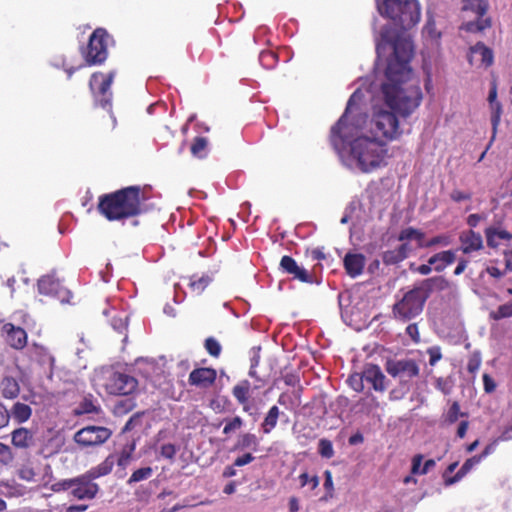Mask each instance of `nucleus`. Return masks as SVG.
Returning a JSON list of instances; mask_svg holds the SVG:
<instances>
[{"label":"nucleus","mask_w":512,"mask_h":512,"mask_svg":"<svg viewBox=\"0 0 512 512\" xmlns=\"http://www.w3.org/2000/svg\"><path fill=\"white\" fill-rule=\"evenodd\" d=\"M489 109H490V120H491L492 131H493L492 139H494L497 129H498V126L501 122V117L503 114V106H502L501 102L492 103V104H489Z\"/></svg>","instance_id":"obj_30"},{"label":"nucleus","mask_w":512,"mask_h":512,"mask_svg":"<svg viewBox=\"0 0 512 512\" xmlns=\"http://www.w3.org/2000/svg\"><path fill=\"white\" fill-rule=\"evenodd\" d=\"M109 41L110 36L104 29L98 28L91 34L84 52L85 60L89 65L101 64L106 60Z\"/></svg>","instance_id":"obj_6"},{"label":"nucleus","mask_w":512,"mask_h":512,"mask_svg":"<svg viewBox=\"0 0 512 512\" xmlns=\"http://www.w3.org/2000/svg\"><path fill=\"white\" fill-rule=\"evenodd\" d=\"M258 446V439L254 434L246 433L242 435L238 442V447L242 449L251 448L256 450Z\"/></svg>","instance_id":"obj_39"},{"label":"nucleus","mask_w":512,"mask_h":512,"mask_svg":"<svg viewBox=\"0 0 512 512\" xmlns=\"http://www.w3.org/2000/svg\"><path fill=\"white\" fill-rule=\"evenodd\" d=\"M507 272L509 271L506 270V267L504 269H500L496 266L490 265L486 268V273L496 279H500L501 277L505 276Z\"/></svg>","instance_id":"obj_56"},{"label":"nucleus","mask_w":512,"mask_h":512,"mask_svg":"<svg viewBox=\"0 0 512 512\" xmlns=\"http://www.w3.org/2000/svg\"><path fill=\"white\" fill-rule=\"evenodd\" d=\"M152 473H153V470L151 467H143V468L137 469L130 476V478L128 480V484L146 480L149 477H151Z\"/></svg>","instance_id":"obj_37"},{"label":"nucleus","mask_w":512,"mask_h":512,"mask_svg":"<svg viewBox=\"0 0 512 512\" xmlns=\"http://www.w3.org/2000/svg\"><path fill=\"white\" fill-rule=\"evenodd\" d=\"M356 406L358 407V411L361 413L366 415H375L380 403L374 395L368 394L361 398Z\"/></svg>","instance_id":"obj_25"},{"label":"nucleus","mask_w":512,"mask_h":512,"mask_svg":"<svg viewBox=\"0 0 512 512\" xmlns=\"http://www.w3.org/2000/svg\"><path fill=\"white\" fill-rule=\"evenodd\" d=\"M497 96H498L497 82L495 80H493L491 82L490 90H489V94H488V98H487L488 104L499 102L497 99Z\"/></svg>","instance_id":"obj_60"},{"label":"nucleus","mask_w":512,"mask_h":512,"mask_svg":"<svg viewBox=\"0 0 512 512\" xmlns=\"http://www.w3.org/2000/svg\"><path fill=\"white\" fill-rule=\"evenodd\" d=\"M491 26L490 18L477 17L476 21H469L462 25L467 32H480Z\"/></svg>","instance_id":"obj_32"},{"label":"nucleus","mask_w":512,"mask_h":512,"mask_svg":"<svg viewBox=\"0 0 512 512\" xmlns=\"http://www.w3.org/2000/svg\"><path fill=\"white\" fill-rule=\"evenodd\" d=\"M17 476L23 481L47 487L53 479V471L49 464L27 462L17 469Z\"/></svg>","instance_id":"obj_7"},{"label":"nucleus","mask_w":512,"mask_h":512,"mask_svg":"<svg viewBox=\"0 0 512 512\" xmlns=\"http://www.w3.org/2000/svg\"><path fill=\"white\" fill-rule=\"evenodd\" d=\"M38 291L40 294L54 297L62 303L69 301L70 291L63 287L54 275H46L39 279Z\"/></svg>","instance_id":"obj_12"},{"label":"nucleus","mask_w":512,"mask_h":512,"mask_svg":"<svg viewBox=\"0 0 512 512\" xmlns=\"http://www.w3.org/2000/svg\"><path fill=\"white\" fill-rule=\"evenodd\" d=\"M404 257V259L408 258L417 248L416 246L411 245L408 241L402 242L401 245L397 247Z\"/></svg>","instance_id":"obj_57"},{"label":"nucleus","mask_w":512,"mask_h":512,"mask_svg":"<svg viewBox=\"0 0 512 512\" xmlns=\"http://www.w3.org/2000/svg\"><path fill=\"white\" fill-rule=\"evenodd\" d=\"M99 491L98 484L87 474L72 478L70 495L77 500H91Z\"/></svg>","instance_id":"obj_11"},{"label":"nucleus","mask_w":512,"mask_h":512,"mask_svg":"<svg viewBox=\"0 0 512 512\" xmlns=\"http://www.w3.org/2000/svg\"><path fill=\"white\" fill-rule=\"evenodd\" d=\"M488 0H464L463 9L475 13L477 17H483L488 10Z\"/></svg>","instance_id":"obj_29"},{"label":"nucleus","mask_w":512,"mask_h":512,"mask_svg":"<svg viewBox=\"0 0 512 512\" xmlns=\"http://www.w3.org/2000/svg\"><path fill=\"white\" fill-rule=\"evenodd\" d=\"M406 333L410 336V338L413 341H415V342L419 341V331H418L417 324H415V323L409 324L406 328Z\"/></svg>","instance_id":"obj_63"},{"label":"nucleus","mask_w":512,"mask_h":512,"mask_svg":"<svg viewBox=\"0 0 512 512\" xmlns=\"http://www.w3.org/2000/svg\"><path fill=\"white\" fill-rule=\"evenodd\" d=\"M378 60L390 53L382 76L367 92L371 95L372 116L367 124L360 111L363 93L358 88L348 100L345 112L331 128L330 141L341 162L350 169L369 173L386 164L387 142L409 132L408 118L420 105V80L410 67L413 45L409 38L392 35L388 29L376 39Z\"/></svg>","instance_id":"obj_1"},{"label":"nucleus","mask_w":512,"mask_h":512,"mask_svg":"<svg viewBox=\"0 0 512 512\" xmlns=\"http://www.w3.org/2000/svg\"><path fill=\"white\" fill-rule=\"evenodd\" d=\"M31 414L30 406L21 402H16L11 409V416L18 423L26 422L31 417Z\"/></svg>","instance_id":"obj_28"},{"label":"nucleus","mask_w":512,"mask_h":512,"mask_svg":"<svg viewBox=\"0 0 512 512\" xmlns=\"http://www.w3.org/2000/svg\"><path fill=\"white\" fill-rule=\"evenodd\" d=\"M423 455L416 454L413 456L411 461V474L412 475H424L423 473Z\"/></svg>","instance_id":"obj_46"},{"label":"nucleus","mask_w":512,"mask_h":512,"mask_svg":"<svg viewBox=\"0 0 512 512\" xmlns=\"http://www.w3.org/2000/svg\"><path fill=\"white\" fill-rule=\"evenodd\" d=\"M216 379V371L211 368H199L193 370L189 375V382L192 385L207 387Z\"/></svg>","instance_id":"obj_20"},{"label":"nucleus","mask_w":512,"mask_h":512,"mask_svg":"<svg viewBox=\"0 0 512 512\" xmlns=\"http://www.w3.org/2000/svg\"><path fill=\"white\" fill-rule=\"evenodd\" d=\"M114 330L123 332L127 328V317H114L111 322Z\"/></svg>","instance_id":"obj_55"},{"label":"nucleus","mask_w":512,"mask_h":512,"mask_svg":"<svg viewBox=\"0 0 512 512\" xmlns=\"http://www.w3.org/2000/svg\"><path fill=\"white\" fill-rule=\"evenodd\" d=\"M493 59L492 50L481 42L470 48L468 60L471 65L489 67L492 65Z\"/></svg>","instance_id":"obj_15"},{"label":"nucleus","mask_w":512,"mask_h":512,"mask_svg":"<svg viewBox=\"0 0 512 512\" xmlns=\"http://www.w3.org/2000/svg\"><path fill=\"white\" fill-rule=\"evenodd\" d=\"M463 415L464 414L461 413V411H460V406H459L458 402H454L450 406V408L446 414V421L448 423L452 424V423L456 422L460 416H463Z\"/></svg>","instance_id":"obj_45"},{"label":"nucleus","mask_w":512,"mask_h":512,"mask_svg":"<svg viewBox=\"0 0 512 512\" xmlns=\"http://www.w3.org/2000/svg\"><path fill=\"white\" fill-rule=\"evenodd\" d=\"M33 440L32 433L26 428H18L12 433V443L19 448L28 447Z\"/></svg>","instance_id":"obj_27"},{"label":"nucleus","mask_w":512,"mask_h":512,"mask_svg":"<svg viewBox=\"0 0 512 512\" xmlns=\"http://www.w3.org/2000/svg\"><path fill=\"white\" fill-rule=\"evenodd\" d=\"M363 377L374 390L382 392L386 389V377L377 365H368L363 371Z\"/></svg>","instance_id":"obj_19"},{"label":"nucleus","mask_w":512,"mask_h":512,"mask_svg":"<svg viewBox=\"0 0 512 512\" xmlns=\"http://www.w3.org/2000/svg\"><path fill=\"white\" fill-rule=\"evenodd\" d=\"M71 484H72V478L71 479H63L60 480L54 484L51 485L50 489L51 491L55 493H59L62 491H69L71 492Z\"/></svg>","instance_id":"obj_49"},{"label":"nucleus","mask_w":512,"mask_h":512,"mask_svg":"<svg viewBox=\"0 0 512 512\" xmlns=\"http://www.w3.org/2000/svg\"><path fill=\"white\" fill-rule=\"evenodd\" d=\"M99 382L106 392L111 395H129L136 390L138 385L133 376L112 368L101 371Z\"/></svg>","instance_id":"obj_5"},{"label":"nucleus","mask_w":512,"mask_h":512,"mask_svg":"<svg viewBox=\"0 0 512 512\" xmlns=\"http://www.w3.org/2000/svg\"><path fill=\"white\" fill-rule=\"evenodd\" d=\"M205 348L208 351V353L214 357L219 356L221 352V346L217 340L214 338H208L205 341Z\"/></svg>","instance_id":"obj_48"},{"label":"nucleus","mask_w":512,"mask_h":512,"mask_svg":"<svg viewBox=\"0 0 512 512\" xmlns=\"http://www.w3.org/2000/svg\"><path fill=\"white\" fill-rule=\"evenodd\" d=\"M363 380H365L363 374H354L349 377L348 382L354 391L360 392L363 389Z\"/></svg>","instance_id":"obj_53"},{"label":"nucleus","mask_w":512,"mask_h":512,"mask_svg":"<svg viewBox=\"0 0 512 512\" xmlns=\"http://www.w3.org/2000/svg\"><path fill=\"white\" fill-rule=\"evenodd\" d=\"M32 357H35L39 362L43 364L53 362V358L48 353V351L44 347L38 345H34Z\"/></svg>","instance_id":"obj_40"},{"label":"nucleus","mask_w":512,"mask_h":512,"mask_svg":"<svg viewBox=\"0 0 512 512\" xmlns=\"http://www.w3.org/2000/svg\"><path fill=\"white\" fill-rule=\"evenodd\" d=\"M491 315L496 320L512 317V300L500 305Z\"/></svg>","instance_id":"obj_42"},{"label":"nucleus","mask_w":512,"mask_h":512,"mask_svg":"<svg viewBox=\"0 0 512 512\" xmlns=\"http://www.w3.org/2000/svg\"><path fill=\"white\" fill-rule=\"evenodd\" d=\"M211 279L208 276H202L198 280L191 282L192 289L197 292L201 293L210 283Z\"/></svg>","instance_id":"obj_50"},{"label":"nucleus","mask_w":512,"mask_h":512,"mask_svg":"<svg viewBox=\"0 0 512 512\" xmlns=\"http://www.w3.org/2000/svg\"><path fill=\"white\" fill-rule=\"evenodd\" d=\"M484 390L487 393H492L496 388V383L488 374L483 375Z\"/></svg>","instance_id":"obj_62"},{"label":"nucleus","mask_w":512,"mask_h":512,"mask_svg":"<svg viewBox=\"0 0 512 512\" xmlns=\"http://www.w3.org/2000/svg\"><path fill=\"white\" fill-rule=\"evenodd\" d=\"M299 479H300V483H301V486L304 487L306 485H309L310 486V489L311 490H314L318 487L319 485V479L317 476H310L308 473H302L300 476H299Z\"/></svg>","instance_id":"obj_47"},{"label":"nucleus","mask_w":512,"mask_h":512,"mask_svg":"<svg viewBox=\"0 0 512 512\" xmlns=\"http://www.w3.org/2000/svg\"><path fill=\"white\" fill-rule=\"evenodd\" d=\"M387 373L402 382H408L419 374V366L413 359L388 360Z\"/></svg>","instance_id":"obj_10"},{"label":"nucleus","mask_w":512,"mask_h":512,"mask_svg":"<svg viewBox=\"0 0 512 512\" xmlns=\"http://www.w3.org/2000/svg\"><path fill=\"white\" fill-rule=\"evenodd\" d=\"M114 72L103 74L101 72L94 73L90 79V89L94 95L95 102L102 108H110L112 93L110 87L114 79Z\"/></svg>","instance_id":"obj_8"},{"label":"nucleus","mask_w":512,"mask_h":512,"mask_svg":"<svg viewBox=\"0 0 512 512\" xmlns=\"http://www.w3.org/2000/svg\"><path fill=\"white\" fill-rule=\"evenodd\" d=\"M452 243L451 236L447 234L437 235L429 240L424 238V241L421 242V248H429L434 246L446 247Z\"/></svg>","instance_id":"obj_33"},{"label":"nucleus","mask_w":512,"mask_h":512,"mask_svg":"<svg viewBox=\"0 0 512 512\" xmlns=\"http://www.w3.org/2000/svg\"><path fill=\"white\" fill-rule=\"evenodd\" d=\"M441 278H429L418 287L406 292L403 297L393 305V314L397 320L407 322L421 314L430 291L437 283H442Z\"/></svg>","instance_id":"obj_4"},{"label":"nucleus","mask_w":512,"mask_h":512,"mask_svg":"<svg viewBox=\"0 0 512 512\" xmlns=\"http://www.w3.org/2000/svg\"><path fill=\"white\" fill-rule=\"evenodd\" d=\"M481 457L478 455L473 456L469 459H467L461 468L458 470V472L452 477V478H446L445 477V485L451 486L458 481H460L468 472H470L476 465H478L481 462Z\"/></svg>","instance_id":"obj_22"},{"label":"nucleus","mask_w":512,"mask_h":512,"mask_svg":"<svg viewBox=\"0 0 512 512\" xmlns=\"http://www.w3.org/2000/svg\"><path fill=\"white\" fill-rule=\"evenodd\" d=\"M435 388L441 391L443 394L448 395L452 391L453 381L449 377H438L435 380Z\"/></svg>","instance_id":"obj_43"},{"label":"nucleus","mask_w":512,"mask_h":512,"mask_svg":"<svg viewBox=\"0 0 512 512\" xmlns=\"http://www.w3.org/2000/svg\"><path fill=\"white\" fill-rule=\"evenodd\" d=\"M279 414L280 411L277 406L274 405L269 409L262 423V429L264 433L268 434L276 427Z\"/></svg>","instance_id":"obj_31"},{"label":"nucleus","mask_w":512,"mask_h":512,"mask_svg":"<svg viewBox=\"0 0 512 512\" xmlns=\"http://www.w3.org/2000/svg\"><path fill=\"white\" fill-rule=\"evenodd\" d=\"M12 458L13 456L10 448L5 444L0 443V463L8 464L12 461Z\"/></svg>","instance_id":"obj_54"},{"label":"nucleus","mask_w":512,"mask_h":512,"mask_svg":"<svg viewBox=\"0 0 512 512\" xmlns=\"http://www.w3.org/2000/svg\"><path fill=\"white\" fill-rule=\"evenodd\" d=\"M365 257L360 253H348L344 257V267L346 273L355 278L362 274L365 267Z\"/></svg>","instance_id":"obj_18"},{"label":"nucleus","mask_w":512,"mask_h":512,"mask_svg":"<svg viewBox=\"0 0 512 512\" xmlns=\"http://www.w3.org/2000/svg\"><path fill=\"white\" fill-rule=\"evenodd\" d=\"M460 250L464 254H471L483 248L481 235L473 230L464 231L460 234Z\"/></svg>","instance_id":"obj_16"},{"label":"nucleus","mask_w":512,"mask_h":512,"mask_svg":"<svg viewBox=\"0 0 512 512\" xmlns=\"http://www.w3.org/2000/svg\"><path fill=\"white\" fill-rule=\"evenodd\" d=\"M242 425H243L242 419L240 417L236 416L232 420H230L229 422L226 423V425L223 429V433L228 435L232 431H235V430L241 428Z\"/></svg>","instance_id":"obj_52"},{"label":"nucleus","mask_w":512,"mask_h":512,"mask_svg":"<svg viewBox=\"0 0 512 512\" xmlns=\"http://www.w3.org/2000/svg\"><path fill=\"white\" fill-rule=\"evenodd\" d=\"M141 189L130 186L100 199L99 210L108 220H120L142 213Z\"/></svg>","instance_id":"obj_2"},{"label":"nucleus","mask_w":512,"mask_h":512,"mask_svg":"<svg viewBox=\"0 0 512 512\" xmlns=\"http://www.w3.org/2000/svg\"><path fill=\"white\" fill-rule=\"evenodd\" d=\"M115 464V460L113 456H108L103 462H101L99 465L91 468L86 473L93 479H97L103 476L108 475Z\"/></svg>","instance_id":"obj_24"},{"label":"nucleus","mask_w":512,"mask_h":512,"mask_svg":"<svg viewBox=\"0 0 512 512\" xmlns=\"http://www.w3.org/2000/svg\"><path fill=\"white\" fill-rule=\"evenodd\" d=\"M207 139L204 137H197L195 138L192 146H191V152L194 156L202 158L206 154V147H207Z\"/></svg>","instance_id":"obj_35"},{"label":"nucleus","mask_w":512,"mask_h":512,"mask_svg":"<svg viewBox=\"0 0 512 512\" xmlns=\"http://www.w3.org/2000/svg\"><path fill=\"white\" fill-rule=\"evenodd\" d=\"M250 383L244 380L233 388V395L240 404H245L248 401V392Z\"/></svg>","instance_id":"obj_34"},{"label":"nucleus","mask_w":512,"mask_h":512,"mask_svg":"<svg viewBox=\"0 0 512 512\" xmlns=\"http://www.w3.org/2000/svg\"><path fill=\"white\" fill-rule=\"evenodd\" d=\"M254 460V456L251 453H246L234 461V466L241 467L251 463Z\"/></svg>","instance_id":"obj_61"},{"label":"nucleus","mask_w":512,"mask_h":512,"mask_svg":"<svg viewBox=\"0 0 512 512\" xmlns=\"http://www.w3.org/2000/svg\"><path fill=\"white\" fill-rule=\"evenodd\" d=\"M160 454L162 457L172 459L176 454V449L173 444H165L161 447Z\"/></svg>","instance_id":"obj_58"},{"label":"nucleus","mask_w":512,"mask_h":512,"mask_svg":"<svg viewBox=\"0 0 512 512\" xmlns=\"http://www.w3.org/2000/svg\"><path fill=\"white\" fill-rule=\"evenodd\" d=\"M510 247H511L510 250L505 249L503 251V253H504V260H505V267H506V270H508L509 272L512 271V246H510Z\"/></svg>","instance_id":"obj_64"},{"label":"nucleus","mask_w":512,"mask_h":512,"mask_svg":"<svg viewBox=\"0 0 512 512\" xmlns=\"http://www.w3.org/2000/svg\"><path fill=\"white\" fill-rule=\"evenodd\" d=\"M456 260V252L453 250H446L434 254L429 258V264L433 265V269L437 272L443 271L447 266L451 265Z\"/></svg>","instance_id":"obj_21"},{"label":"nucleus","mask_w":512,"mask_h":512,"mask_svg":"<svg viewBox=\"0 0 512 512\" xmlns=\"http://www.w3.org/2000/svg\"><path fill=\"white\" fill-rule=\"evenodd\" d=\"M423 35L426 38H429L433 41H437L441 34L437 31L435 27V22L432 18H429L423 28Z\"/></svg>","instance_id":"obj_41"},{"label":"nucleus","mask_w":512,"mask_h":512,"mask_svg":"<svg viewBox=\"0 0 512 512\" xmlns=\"http://www.w3.org/2000/svg\"><path fill=\"white\" fill-rule=\"evenodd\" d=\"M375 3L379 14L401 29H410L421 19L419 0H375Z\"/></svg>","instance_id":"obj_3"},{"label":"nucleus","mask_w":512,"mask_h":512,"mask_svg":"<svg viewBox=\"0 0 512 512\" xmlns=\"http://www.w3.org/2000/svg\"><path fill=\"white\" fill-rule=\"evenodd\" d=\"M318 452L324 458H331L334 455L331 441L327 439H321L318 445Z\"/></svg>","instance_id":"obj_44"},{"label":"nucleus","mask_w":512,"mask_h":512,"mask_svg":"<svg viewBox=\"0 0 512 512\" xmlns=\"http://www.w3.org/2000/svg\"><path fill=\"white\" fill-rule=\"evenodd\" d=\"M112 435L109 428L103 426H86L74 435L77 444L83 447L98 446L105 443Z\"/></svg>","instance_id":"obj_9"},{"label":"nucleus","mask_w":512,"mask_h":512,"mask_svg":"<svg viewBox=\"0 0 512 512\" xmlns=\"http://www.w3.org/2000/svg\"><path fill=\"white\" fill-rule=\"evenodd\" d=\"M382 259H383V262L388 265H394V264H397V263L405 260L397 247L394 249L385 251L383 253Z\"/></svg>","instance_id":"obj_36"},{"label":"nucleus","mask_w":512,"mask_h":512,"mask_svg":"<svg viewBox=\"0 0 512 512\" xmlns=\"http://www.w3.org/2000/svg\"><path fill=\"white\" fill-rule=\"evenodd\" d=\"M486 242L493 249H507L512 246V234L507 230L492 226L485 230Z\"/></svg>","instance_id":"obj_14"},{"label":"nucleus","mask_w":512,"mask_h":512,"mask_svg":"<svg viewBox=\"0 0 512 512\" xmlns=\"http://www.w3.org/2000/svg\"><path fill=\"white\" fill-rule=\"evenodd\" d=\"M259 62L264 68L271 69L277 62V56L272 51H262L259 55Z\"/></svg>","instance_id":"obj_38"},{"label":"nucleus","mask_w":512,"mask_h":512,"mask_svg":"<svg viewBox=\"0 0 512 512\" xmlns=\"http://www.w3.org/2000/svg\"><path fill=\"white\" fill-rule=\"evenodd\" d=\"M281 269L293 276L294 279H297L304 283H316L320 284L319 280H316L312 274H310L303 266H299L296 261L290 256H283L280 261Z\"/></svg>","instance_id":"obj_13"},{"label":"nucleus","mask_w":512,"mask_h":512,"mask_svg":"<svg viewBox=\"0 0 512 512\" xmlns=\"http://www.w3.org/2000/svg\"><path fill=\"white\" fill-rule=\"evenodd\" d=\"M427 353L429 355V364L434 366L441 358V348L439 346H432L428 348Z\"/></svg>","instance_id":"obj_51"},{"label":"nucleus","mask_w":512,"mask_h":512,"mask_svg":"<svg viewBox=\"0 0 512 512\" xmlns=\"http://www.w3.org/2000/svg\"><path fill=\"white\" fill-rule=\"evenodd\" d=\"M424 233L418 229H415L413 227H407L400 231L398 235V240L400 242L408 241L409 243L411 241L416 242V247L421 248V242L424 241Z\"/></svg>","instance_id":"obj_26"},{"label":"nucleus","mask_w":512,"mask_h":512,"mask_svg":"<svg viewBox=\"0 0 512 512\" xmlns=\"http://www.w3.org/2000/svg\"><path fill=\"white\" fill-rule=\"evenodd\" d=\"M2 396L7 399H14L19 395L20 387L15 378L6 376L0 382Z\"/></svg>","instance_id":"obj_23"},{"label":"nucleus","mask_w":512,"mask_h":512,"mask_svg":"<svg viewBox=\"0 0 512 512\" xmlns=\"http://www.w3.org/2000/svg\"><path fill=\"white\" fill-rule=\"evenodd\" d=\"M480 365H481V359L478 356H473L468 361L467 370L470 373L474 374L478 371V369L480 368Z\"/></svg>","instance_id":"obj_59"},{"label":"nucleus","mask_w":512,"mask_h":512,"mask_svg":"<svg viewBox=\"0 0 512 512\" xmlns=\"http://www.w3.org/2000/svg\"><path fill=\"white\" fill-rule=\"evenodd\" d=\"M6 333L7 343L14 349H23L27 344V333L21 327H16L11 323L3 326Z\"/></svg>","instance_id":"obj_17"}]
</instances>
